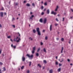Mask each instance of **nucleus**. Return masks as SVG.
<instances>
[{
	"instance_id": "obj_1",
	"label": "nucleus",
	"mask_w": 73,
	"mask_h": 73,
	"mask_svg": "<svg viewBox=\"0 0 73 73\" xmlns=\"http://www.w3.org/2000/svg\"><path fill=\"white\" fill-rule=\"evenodd\" d=\"M18 38H19L18 39ZM14 41H16L17 42H20V38H19V37L18 36H17L16 38H15L14 39Z\"/></svg>"
},
{
	"instance_id": "obj_2",
	"label": "nucleus",
	"mask_w": 73,
	"mask_h": 73,
	"mask_svg": "<svg viewBox=\"0 0 73 73\" xmlns=\"http://www.w3.org/2000/svg\"><path fill=\"white\" fill-rule=\"evenodd\" d=\"M37 32L38 33V35L39 36H41V33L40 31V29L39 28H37L36 29Z\"/></svg>"
},
{
	"instance_id": "obj_3",
	"label": "nucleus",
	"mask_w": 73,
	"mask_h": 73,
	"mask_svg": "<svg viewBox=\"0 0 73 73\" xmlns=\"http://www.w3.org/2000/svg\"><path fill=\"white\" fill-rule=\"evenodd\" d=\"M27 56L29 57L30 60H32V58L33 56V54H32L31 55L28 54H27Z\"/></svg>"
},
{
	"instance_id": "obj_4",
	"label": "nucleus",
	"mask_w": 73,
	"mask_h": 73,
	"mask_svg": "<svg viewBox=\"0 0 73 73\" xmlns=\"http://www.w3.org/2000/svg\"><path fill=\"white\" fill-rule=\"evenodd\" d=\"M47 21V18H45L43 20V23L44 24H45L46 23V21Z\"/></svg>"
},
{
	"instance_id": "obj_5",
	"label": "nucleus",
	"mask_w": 73,
	"mask_h": 73,
	"mask_svg": "<svg viewBox=\"0 0 73 73\" xmlns=\"http://www.w3.org/2000/svg\"><path fill=\"white\" fill-rule=\"evenodd\" d=\"M35 48H36L35 47H33V50L32 51V53L33 54V53H35Z\"/></svg>"
},
{
	"instance_id": "obj_6",
	"label": "nucleus",
	"mask_w": 73,
	"mask_h": 73,
	"mask_svg": "<svg viewBox=\"0 0 73 73\" xmlns=\"http://www.w3.org/2000/svg\"><path fill=\"white\" fill-rule=\"evenodd\" d=\"M22 60L23 61H24L25 60V58L24 57V56H23L22 58Z\"/></svg>"
},
{
	"instance_id": "obj_7",
	"label": "nucleus",
	"mask_w": 73,
	"mask_h": 73,
	"mask_svg": "<svg viewBox=\"0 0 73 73\" xmlns=\"http://www.w3.org/2000/svg\"><path fill=\"white\" fill-rule=\"evenodd\" d=\"M52 25H51L50 27V31H52Z\"/></svg>"
},
{
	"instance_id": "obj_8",
	"label": "nucleus",
	"mask_w": 73,
	"mask_h": 73,
	"mask_svg": "<svg viewBox=\"0 0 73 73\" xmlns=\"http://www.w3.org/2000/svg\"><path fill=\"white\" fill-rule=\"evenodd\" d=\"M11 47H13L14 49H15L16 48V46H13V44H12L11 45Z\"/></svg>"
},
{
	"instance_id": "obj_9",
	"label": "nucleus",
	"mask_w": 73,
	"mask_h": 73,
	"mask_svg": "<svg viewBox=\"0 0 73 73\" xmlns=\"http://www.w3.org/2000/svg\"><path fill=\"white\" fill-rule=\"evenodd\" d=\"M49 72L50 73H53V70L51 69V70H50Z\"/></svg>"
},
{
	"instance_id": "obj_10",
	"label": "nucleus",
	"mask_w": 73,
	"mask_h": 73,
	"mask_svg": "<svg viewBox=\"0 0 73 73\" xmlns=\"http://www.w3.org/2000/svg\"><path fill=\"white\" fill-rule=\"evenodd\" d=\"M63 50H64V47H62V48L61 50V53H62L63 52Z\"/></svg>"
},
{
	"instance_id": "obj_11",
	"label": "nucleus",
	"mask_w": 73,
	"mask_h": 73,
	"mask_svg": "<svg viewBox=\"0 0 73 73\" xmlns=\"http://www.w3.org/2000/svg\"><path fill=\"white\" fill-rule=\"evenodd\" d=\"M39 21L40 23H42V18L40 19L39 20Z\"/></svg>"
},
{
	"instance_id": "obj_12",
	"label": "nucleus",
	"mask_w": 73,
	"mask_h": 73,
	"mask_svg": "<svg viewBox=\"0 0 73 73\" xmlns=\"http://www.w3.org/2000/svg\"><path fill=\"white\" fill-rule=\"evenodd\" d=\"M58 6H57L56 8L55 9V11H57V9H58Z\"/></svg>"
},
{
	"instance_id": "obj_13",
	"label": "nucleus",
	"mask_w": 73,
	"mask_h": 73,
	"mask_svg": "<svg viewBox=\"0 0 73 73\" xmlns=\"http://www.w3.org/2000/svg\"><path fill=\"white\" fill-rule=\"evenodd\" d=\"M47 14H49V9H48L47 10Z\"/></svg>"
},
{
	"instance_id": "obj_14",
	"label": "nucleus",
	"mask_w": 73,
	"mask_h": 73,
	"mask_svg": "<svg viewBox=\"0 0 73 73\" xmlns=\"http://www.w3.org/2000/svg\"><path fill=\"white\" fill-rule=\"evenodd\" d=\"M33 31L34 33H36V30H35V29H33Z\"/></svg>"
},
{
	"instance_id": "obj_15",
	"label": "nucleus",
	"mask_w": 73,
	"mask_h": 73,
	"mask_svg": "<svg viewBox=\"0 0 73 73\" xmlns=\"http://www.w3.org/2000/svg\"><path fill=\"white\" fill-rule=\"evenodd\" d=\"M26 5L27 6V7H30V4H29V3H27L26 4Z\"/></svg>"
},
{
	"instance_id": "obj_16",
	"label": "nucleus",
	"mask_w": 73,
	"mask_h": 73,
	"mask_svg": "<svg viewBox=\"0 0 73 73\" xmlns=\"http://www.w3.org/2000/svg\"><path fill=\"white\" fill-rule=\"evenodd\" d=\"M1 17H3V13L2 12L1 13Z\"/></svg>"
},
{
	"instance_id": "obj_17",
	"label": "nucleus",
	"mask_w": 73,
	"mask_h": 73,
	"mask_svg": "<svg viewBox=\"0 0 73 73\" xmlns=\"http://www.w3.org/2000/svg\"><path fill=\"white\" fill-rule=\"evenodd\" d=\"M58 71L59 72L61 71V68H59L58 69Z\"/></svg>"
},
{
	"instance_id": "obj_18",
	"label": "nucleus",
	"mask_w": 73,
	"mask_h": 73,
	"mask_svg": "<svg viewBox=\"0 0 73 73\" xmlns=\"http://www.w3.org/2000/svg\"><path fill=\"white\" fill-rule=\"evenodd\" d=\"M24 68V66H23L21 67V69L23 70V69Z\"/></svg>"
},
{
	"instance_id": "obj_19",
	"label": "nucleus",
	"mask_w": 73,
	"mask_h": 73,
	"mask_svg": "<svg viewBox=\"0 0 73 73\" xmlns=\"http://www.w3.org/2000/svg\"><path fill=\"white\" fill-rule=\"evenodd\" d=\"M26 72H27V73H30V71L29 70H28L26 71Z\"/></svg>"
},
{
	"instance_id": "obj_20",
	"label": "nucleus",
	"mask_w": 73,
	"mask_h": 73,
	"mask_svg": "<svg viewBox=\"0 0 73 73\" xmlns=\"http://www.w3.org/2000/svg\"><path fill=\"white\" fill-rule=\"evenodd\" d=\"M43 51H44V52H46V49H45V48H43Z\"/></svg>"
},
{
	"instance_id": "obj_21",
	"label": "nucleus",
	"mask_w": 73,
	"mask_h": 73,
	"mask_svg": "<svg viewBox=\"0 0 73 73\" xmlns=\"http://www.w3.org/2000/svg\"><path fill=\"white\" fill-rule=\"evenodd\" d=\"M38 66L39 67V68H41V66L40 64H38Z\"/></svg>"
},
{
	"instance_id": "obj_22",
	"label": "nucleus",
	"mask_w": 73,
	"mask_h": 73,
	"mask_svg": "<svg viewBox=\"0 0 73 73\" xmlns=\"http://www.w3.org/2000/svg\"><path fill=\"white\" fill-rule=\"evenodd\" d=\"M31 64H32L31 62H30L29 63V66H31Z\"/></svg>"
},
{
	"instance_id": "obj_23",
	"label": "nucleus",
	"mask_w": 73,
	"mask_h": 73,
	"mask_svg": "<svg viewBox=\"0 0 73 73\" xmlns=\"http://www.w3.org/2000/svg\"><path fill=\"white\" fill-rule=\"evenodd\" d=\"M41 9L42 10V9H44V7L43 6H42L41 7Z\"/></svg>"
},
{
	"instance_id": "obj_24",
	"label": "nucleus",
	"mask_w": 73,
	"mask_h": 73,
	"mask_svg": "<svg viewBox=\"0 0 73 73\" xmlns=\"http://www.w3.org/2000/svg\"><path fill=\"white\" fill-rule=\"evenodd\" d=\"M36 56H39L38 53H36Z\"/></svg>"
},
{
	"instance_id": "obj_25",
	"label": "nucleus",
	"mask_w": 73,
	"mask_h": 73,
	"mask_svg": "<svg viewBox=\"0 0 73 73\" xmlns=\"http://www.w3.org/2000/svg\"><path fill=\"white\" fill-rule=\"evenodd\" d=\"M45 39L46 40H48V37H47V36L45 37Z\"/></svg>"
},
{
	"instance_id": "obj_26",
	"label": "nucleus",
	"mask_w": 73,
	"mask_h": 73,
	"mask_svg": "<svg viewBox=\"0 0 73 73\" xmlns=\"http://www.w3.org/2000/svg\"><path fill=\"white\" fill-rule=\"evenodd\" d=\"M14 20H15V18H13L12 20V21H13Z\"/></svg>"
},
{
	"instance_id": "obj_27",
	"label": "nucleus",
	"mask_w": 73,
	"mask_h": 73,
	"mask_svg": "<svg viewBox=\"0 0 73 73\" xmlns=\"http://www.w3.org/2000/svg\"><path fill=\"white\" fill-rule=\"evenodd\" d=\"M43 62H44V63H45V64L46 63V61L45 60H43Z\"/></svg>"
},
{
	"instance_id": "obj_28",
	"label": "nucleus",
	"mask_w": 73,
	"mask_h": 73,
	"mask_svg": "<svg viewBox=\"0 0 73 73\" xmlns=\"http://www.w3.org/2000/svg\"><path fill=\"white\" fill-rule=\"evenodd\" d=\"M61 40L62 41H63L64 40V39L63 38H62Z\"/></svg>"
},
{
	"instance_id": "obj_29",
	"label": "nucleus",
	"mask_w": 73,
	"mask_h": 73,
	"mask_svg": "<svg viewBox=\"0 0 73 73\" xmlns=\"http://www.w3.org/2000/svg\"><path fill=\"white\" fill-rule=\"evenodd\" d=\"M40 50V48H39L37 50V52H39V50Z\"/></svg>"
},
{
	"instance_id": "obj_30",
	"label": "nucleus",
	"mask_w": 73,
	"mask_h": 73,
	"mask_svg": "<svg viewBox=\"0 0 73 73\" xmlns=\"http://www.w3.org/2000/svg\"><path fill=\"white\" fill-rule=\"evenodd\" d=\"M54 25L56 26H57L58 25V24L56 23L54 24Z\"/></svg>"
},
{
	"instance_id": "obj_31",
	"label": "nucleus",
	"mask_w": 73,
	"mask_h": 73,
	"mask_svg": "<svg viewBox=\"0 0 73 73\" xmlns=\"http://www.w3.org/2000/svg\"><path fill=\"white\" fill-rule=\"evenodd\" d=\"M11 36H7V38H11Z\"/></svg>"
},
{
	"instance_id": "obj_32",
	"label": "nucleus",
	"mask_w": 73,
	"mask_h": 73,
	"mask_svg": "<svg viewBox=\"0 0 73 73\" xmlns=\"http://www.w3.org/2000/svg\"><path fill=\"white\" fill-rule=\"evenodd\" d=\"M44 14V12H42L41 13V15H43Z\"/></svg>"
},
{
	"instance_id": "obj_33",
	"label": "nucleus",
	"mask_w": 73,
	"mask_h": 73,
	"mask_svg": "<svg viewBox=\"0 0 73 73\" xmlns=\"http://www.w3.org/2000/svg\"><path fill=\"white\" fill-rule=\"evenodd\" d=\"M54 11H51V14H54Z\"/></svg>"
},
{
	"instance_id": "obj_34",
	"label": "nucleus",
	"mask_w": 73,
	"mask_h": 73,
	"mask_svg": "<svg viewBox=\"0 0 73 73\" xmlns=\"http://www.w3.org/2000/svg\"><path fill=\"white\" fill-rule=\"evenodd\" d=\"M29 39L30 40H33V39H32L31 37H30L29 38Z\"/></svg>"
},
{
	"instance_id": "obj_35",
	"label": "nucleus",
	"mask_w": 73,
	"mask_h": 73,
	"mask_svg": "<svg viewBox=\"0 0 73 73\" xmlns=\"http://www.w3.org/2000/svg\"><path fill=\"white\" fill-rule=\"evenodd\" d=\"M44 5H47V3L46 2H45L44 3Z\"/></svg>"
},
{
	"instance_id": "obj_36",
	"label": "nucleus",
	"mask_w": 73,
	"mask_h": 73,
	"mask_svg": "<svg viewBox=\"0 0 73 73\" xmlns=\"http://www.w3.org/2000/svg\"><path fill=\"white\" fill-rule=\"evenodd\" d=\"M55 64L56 65H58V62H55Z\"/></svg>"
},
{
	"instance_id": "obj_37",
	"label": "nucleus",
	"mask_w": 73,
	"mask_h": 73,
	"mask_svg": "<svg viewBox=\"0 0 73 73\" xmlns=\"http://www.w3.org/2000/svg\"><path fill=\"white\" fill-rule=\"evenodd\" d=\"M56 20L58 22V19L57 18H56Z\"/></svg>"
},
{
	"instance_id": "obj_38",
	"label": "nucleus",
	"mask_w": 73,
	"mask_h": 73,
	"mask_svg": "<svg viewBox=\"0 0 73 73\" xmlns=\"http://www.w3.org/2000/svg\"><path fill=\"white\" fill-rule=\"evenodd\" d=\"M62 65V64H59V66H61Z\"/></svg>"
},
{
	"instance_id": "obj_39",
	"label": "nucleus",
	"mask_w": 73,
	"mask_h": 73,
	"mask_svg": "<svg viewBox=\"0 0 73 73\" xmlns=\"http://www.w3.org/2000/svg\"><path fill=\"white\" fill-rule=\"evenodd\" d=\"M13 27V28H15V25H12Z\"/></svg>"
},
{
	"instance_id": "obj_40",
	"label": "nucleus",
	"mask_w": 73,
	"mask_h": 73,
	"mask_svg": "<svg viewBox=\"0 0 73 73\" xmlns=\"http://www.w3.org/2000/svg\"><path fill=\"white\" fill-rule=\"evenodd\" d=\"M3 70L4 71H5L6 69H5V67H3Z\"/></svg>"
},
{
	"instance_id": "obj_41",
	"label": "nucleus",
	"mask_w": 73,
	"mask_h": 73,
	"mask_svg": "<svg viewBox=\"0 0 73 73\" xmlns=\"http://www.w3.org/2000/svg\"><path fill=\"white\" fill-rule=\"evenodd\" d=\"M67 61L68 62H70V60L69 59H67Z\"/></svg>"
},
{
	"instance_id": "obj_42",
	"label": "nucleus",
	"mask_w": 73,
	"mask_h": 73,
	"mask_svg": "<svg viewBox=\"0 0 73 73\" xmlns=\"http://www.w3.org/2000/svg\"><path fill=\"white\" fill-rule=\"evenodd\" d=\"M35 4H34V3H33L32 4V5L34 7H35Z\"/></svg>"
},
{
	"instance_id": "obj_43",
	"label": "nucleus",
	"mask_w": 73,
	"mask_h": 73,
	"mask_svg": "<svg viewBox=\"0 0 73 73\" xmlns=\"http://www.w3.org/2000/svg\"><path fill=\"white\" fill-rule=\"evenodd\" d=\"M40 45H43V43H42V42H41L40 43Z\"/></svg>"
},
{
	"instance_id": "obj_44",
	"label": "nucleus",
	"mask_w": 73,
	"mask_h": 73,
	"mask_svg": "<svg viewBox=\"0 0 73 73\" xmlns=\"http://www.w3.org/2000/svg\"><path fill=\"white\" fill-rule=\"evenodd\" d=\"M63 61H64V60H63V59L62 58V61H60V62H63Z\"/></svg>"
},
{
	"instance_id": "obj_45",
	"label": "nucleus",
	"mask_w": 73,
	"mask_h": 73,
	"mask_svg": "<svg viewBox=\"0 0 73 73\" xmlns=\"http://www.w3.org/2000/svg\"><path fill=\"white\" fill-rule=\"evenodd\" d=\"M54 15H56V12H54Z\"/></svg>"
},
{
	"instance_id": "obj_46",
	"label": "nucleus",
	"mask_w": 73,
	"mask_h": 73,
	"mask_svg": "<svg viewBox=\"0 0 73 73\" xmlns=\"http://www.w3.org/2000/svg\"><path fill=\"white\" fill-rule=\"evenodd\" d=\"M0 64L1 65H3V63L1 62H0Z\"/></svg>"
},
{
	"instance_id": "obj_47",
	"label": "nucleus",
	"mask_w": 73,
	"mask_h": 73,
	"mask_svg": "<svg viewBox=\"0 0 73 73\" xmlns=\"http://www.w3.org/2000/svg\"><path fill=\"white\" fill-rule=\"evenodd\" d=\"M64 19H65V18H64L63 17V20H62V21H64Z\"/></svg>"
},
{
	"instance_id": "obj_48",
	"label": "nucleus",
	"mask_w": 73,
	"mask_h": 73,
	"mask_svg": "<svg viewBox=\"0 0 73 73\" xmlns=\"http://www.w3.org/2000/svg\"><path fill=\"white\" fill-rule=\"evenodd\" d=\"M15 4L16 5H18L17 3H15Z\"/></svg>"
},
{
	"instance_id": "obj_49",
	"label": "nucleus",
	"mask_w": 73,
	"mask_h": 73,
	"mask_svg": "<svg viewBox=\"0 0 73 73\" xmlns=\"http://www.w3.org/2000/svg\"><path fill=\"white\" fill-rule=\"evenodd\" d=\"M1 10H4V8L3 7H2L1 9Z\"/></svg>"
},
{
	"instance_id": "obj_50",
	"label": "nucleus",
	"mask_w": 73,
	"mask_h": 73,
	"mask_svg": "<svg viewBox=\"0 0 73 73\" xmlns=\"http://www.w3.org/2000/svg\"><path fill=\"white\" fill-rule=\"evenodd\" d=\"M10 41L12 42H13V40H12V39H10Z\"/></svg>"
},
{
	"instance_id": "obj_51",
	"label": "nucleus",
	"mask_w": 73,
	"mask_h": 73,
	"mask_svg": "<svg viewBox=\"0 0 73 73\" xmlns=\"http://www.w3.org/2000/svg\"><path fill=\"white\" fill-rule=\"evenodd\" d=\"M56 40H59V38H56Z\"/></svg>"
},
{
	"instance_id": "obj_52",
	"label": "nucleus",
	"mask_w": 73,
	"mask_h": 73,
	"mask_svg": "<svg viewBox=\"0 0 73 73\" xmlns=\"http://www.w3.org/2000/svg\"><path fill=\"white\" fill-rule=\"evenodd\" d=\"M45 30H43L42 32H45Z\"/></svg>"
},
{
	"instance_id": "obj_53",
	"label": "nucleus",
	"mask_w": 73,
	"mask_h": 73,
	"mask_svg": "<svg viewBox=\"0 0 73 73\" xmlns=\"http://www.w3.org/2000/svg\"><path fill=\"white\" fill-rule=\"evenodd\" d=\"M70 41H71V40H70L69 42V44H70V43H71V42H70Z\"/></svg>"
},
{
	"instance_id": "obj_54",
	"label": "nucleus",
	"mask_w": 73,
	"mask_h": 73,
	"mask_svg": "<svg viewBox=\"0 0 73 73\" xmlns=\"http://www.w3.org/2000/svg\"><path fill=\"white\" fill-rule=\"evenodd\" d=\"M32 17V18H33V17H34V15H32V16H31V17Z\"/></svg>"
},
{
	"instance_id": "obj_55",
	"label": "nucleus",
	"mask_w": 73,
	"mask_h": 73,
	"mask_svg": "<svg viewBox=\"0 0 73 73\" xmlns=\"http://www.w3.org/2000/svg\"><path fill=\"white\" fill-rule=\"evenodd\" d=\"M18 33L19 34V36H20V34L19 33Z\"/></svg>"
},
{
	"instance_id": "obj_56",
	"label": "nucleus",
	"mask_w": 73,
	"mask_h": 73,
	"mask_svg": "<svg viewBox=\"0 0 73 73\" xmlns=\"http://www.w3.org/2000/svg\"><path fill=\"white\" fill-rule=\"evenodd\" d=\"M32 18H32V17H30V19H32Z\"/></svg>"
},
{
	"instance_id": "obj_57",
	"label": "nucleus",
	"mask_w": 73,
	"mask_h": 73,
	"mask_svg": "<svg viewBox=\"0 0 73 73\" xmlns=\"http://www.w3.org/2000/svg\"><path fill=\"white\" fill-rule=\"evenodd\" d=\"M1 50H0V54H1Z\"/></svg>"
},
{
	"instance_id": "obj_58",
	"label": "nucleus",
	"mask_w": 73,
	"mask_h": 73,
	"mask_svg": "<svg viewBox=\"0 0 73 73\" xmlns=\"http://www.w3.org/2000/svg\"><path fill=\"white\" fill-rule=\"evenodd\" d=\"M71 11H72V12H73V9H71Z\"/></svg>"
},
{
	"instance_id": "obj_59",
	"label": "nucleus",
	"mask_w": 73,
	"mask_h": 73,
	"mask_svg": "<svg viewBox=\"0 0 73 73\" xmlns=\"http://www.w3.org/2000/svg\"><path fill=\"white\" fill-rule=\"evenodd\" d=\"M1 27H2L1 25V24H0V27L1 28Z\"/></svg>"
},
{
	"instance_id": "obj_60",
	"label": "nucleus",
	"mask_w": 73,
	"mask_h": 73,
	"mask_svg": "<svg viewBox=\"0 0 73 73\" xmlns=\"http://www.w3.org/2000/svg\"><path fill=\"white\" fill-rule=\"evenodd\" d=\"M42 68L43 69H45V67H43Z\"/></svg>"
},
{
	"instance_id": "obj_61",
	"label": "nucleus",
	"mask_w": 73,
	"mask_h": 73,
	"mask_svg": "<svg viewBox=\"0 0 73 73\" xmlns=\"http://www.w3.org/2000/svg\"><path fill=\"white\" fill-rule=\"evenodd\" d=\"M26 3V1H24V3Z\"/></svg>"
},
{
	"instance_id": "obj_62",
	"label": "nucleus",
	"mask_w": 73,
	"mask_h": 73,
	"mask_svg": "<svg viewBox=\"0 0 73 73\" xmlns=\"http://www.w3.org/2000/svg\"><path fill=\"white\" fill-rule=\"evenodd\" d=\"M46 9H44V11H46Z\"/></svg>"
},
{
	"instance_id": "obj_63",
	"label": "nucleus",
	"mask_w": 73,
	"mask_h": 73,
	"mask_svg": "<svg viewBox=\"0 0 73 73\" xmlns=\"http://www.w3.org/2000/svg\"><path fill=\"white\" fill-rule=\"evenodd\" d=\"M0 73H1V69H0Z\"/></svg>"
},
{
	"instance_id": "obj_64",
	"label": "nucleus",
	"mask_w": 73,
	"mask_h": 73,
	"mask_svg": "<svg viewBox=\"0 0 73 73\" xmlns=\"http://www.w3.org/2000/svg\"><path fill=\"white\" fill-rule=\"evenodd\" d=\"M30 14H31V15H32V12H31L30 13Z\"/></svg>"
}]
</instances>
